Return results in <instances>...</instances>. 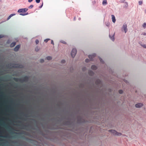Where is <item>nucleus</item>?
Here are the masks:
<instances>
[{"label": "nucleus", "mask_w": 146, "mask_h": 146, "mask_svg": "<svg viewBox=\"0 0 146 146\" xmlns=\"http://www.w3.org/2000/svg\"><path fill=\"white\" fill-rule=\"evenodd\" d=\"M33 7V5H31L29 7V8H31Z\"/></svg>", "instance_id": "nucleus-24"}, {"label": "nucleus", "mask_w": 146, "mask_h": 146, "mask_svg": "<svg viewBox=\"0 0 146 146\" xmlns=\"http://www.w3.org/2000/svg\"><path fill=\"white\" fill-rule=\"evenodd\" d=\"M51 43L53 44H54V42H53V40H51Z\"/></svg>", "instance_id": "nucleus-27"}, {"label": "nucleus", "mask_w": 146, "mask_h": 146, "mask_svg": "<svg viewBox=\"0 0 146 146\" xmlns=\"http://www.w3.org/2000/svg\"><path fill=\"white\" fill-rule=\"evenodd\" d=\"M44 60L43 59H41L40 60V62H43Z\"/></svg>", "instance_id": "nucleus-32"}, {"label": "nucleus", "mask_w": 146, "mask_h": 146, "mask_svg": "<svg viewBox=\"0 0 146 146\" xmlns=\"http://www.w3.org/2000/svg\"><path fill=\"white\" fill-rule=\"evenodd\" d=\"M3 37V36L2 35H0V38L1 37Z\"/></svg>", "instance_id": "nucleus-33"}, {"label": "nucleus", "mask_w": 146, "mask_h": 146, "mask_svg": "<svg viewBox=\"0 0 146 146\" xmlns=\"http://www.w3.org/2000/svg\"><path fill=\"white\" fill-rule=\"evenodd\" d=\"M36 2L37 3H38L40 2V0H36Z\"/></svg>", "instance_id": "nucleus-21"}, {"label": "nucleus", "mask_w": 146, "mask_h": 146, "mask_svg": "<svg viewBox=\"0 0 146 146\" xmlns=\"http://www.w3.org/2000/svg\"><path fill=\"white\" fill-rule=\"evenodd\" d=\"M43 5V4H42V5L40 7V8H41L42 7Z\"/></svg>", "instance_id": "nucleus-34"}, {"label": "nucleus", "mask_w": 146, "mask_h": 146, "mask_svg": "<svg viewBox=\"0 0 146 146\" xmlns=\"http://www.w3.org/2000/svg\"><path fill=\"white\" fill-rule=\"evenodd\" d=\"M92 68L93 69H96V67L95 66H92Z\"/></svg>", "instance_id": "nucleus-19"}, {"label": "nucleus", "mask_w": 146, "mask_h": 146, "mask_svg": "<svg viewBox=\"0 0 146 146\" xmlns=\"http://www.w3.org/2000/svg\"><path fill=\"white\" fill-rule=\"evenodd\" d=\"M50 40V39H46L44 40V41L45 42H46L48 41V40Z\"/></svg>", "instance_id": "nucleus-20"}, {"label": "nucleus", "mask_w": 146, "mask_h": 146, "mask_svg": "<svg viewBox=\"0 0 146 146\" xmlns=\"http://www.w3.org/2000/svg\"><path fill=\"white\" fill-rule=\"evenodd\" d=\"M20 48V46L18 45L15 48H14V50L15 51H17Z\"/></svg>", "instance_id": "nucleus-7"}, {"label": "nucleus", "mask_w": 146, "mask_h": 146, "mask_svg": "<svg viewBox=\"0 0 146 146\" xmlns=\"http://www.w3.org/2000/svg\"><path fill=\"white\" fill-rule=\"evenodd\" d=\"M65 60H62V61H61V62L62 63H64L65 62Z\"/></svg>", "instance_id": "nucleus-23"}, {"label": "nucleus", "mask_w": 146, "mask_h": 146, "mask_svg": "<svg viewBox=\"0 0 146 146\" xmlns=\"http://www.w3.org/2000/svg\"><path fill=\"white\" fill-rule=\"evenodd\" d=\"M111 19L112 22L115 23L116 21V19L115 16L113 15H111Z\"/></svg>", "instance_id": "nucleus-5"}, {"label": "nucleus", "mask_w": 146, "mask_h": 146, "mask_svg": "<svg viewBox=\"0 0 146 146\" xmlns=\"http://www.w3.org/2000/svg\"><path fill=\"white\" fill-rule=\"evenodd\" d=\"M125 0H120V2L121 3H124L125 4L127 5V3L125 1Z\"/></svg>", "instance_id": "nucleus-14"}, {"label": "nucleus", "mask_w": 146, "mask_h": 146, "mask_svg": "<svg viewBox=\"0 0 146 146\" xmlns=\"http://www.w3.org/2000/svg\"><path fill=\"white\" fill-rule=\"evenodd\" d=\"M145 13L146 14V10H145Z\"/></svg>", "instance_id": "nucleus-35"}, {"label": "nucleus", "mask_w": 146, "mask_h": 146, "mask_svg": "<svg viewBox=\"0 0 146 146\" xmlns=\"http://www.w3.org/2000/svg\"><path fill=\"white\" fill-rule=\"evenodd\" d=\"M107 4L106 0H103L102 2V5H106Z\"/></svg>", "instance_id": "nucleus-9"}, {"label": "nucleus", "mask_w": 146, "mask_h": 146, "mask_svg": "<svg viewBox=\"0 0 146 146\" xmlns=\"http://www.w3.org/2000/svg\"><path fill=\"white\" fill-rule=\"evenodd\" d=\"M109 37L110 38V39L114 41V34H113V35L111 36L110 35H109Z\"/></svg>", "instance_id": "nucleus-8"}, {"label": "nucleus", "mask_w": 146, "mask_h": 146, "mask_svg": "<svg viewBox=\"0 0 146 146\" xmlns=\"http://www.w3.org/2000/svg\"><path fill=\"white\" fill-rule=\"evenodd\" d=\"M142 4V1H139V4L140 5H141Z\"/></svg>", "instance_id": "nucleus-25"}, {"label": "nucleus", "mask_w": 146, "mask_h": 146, "mask_svg": "<svg viewBox=\"0 0 146 146\" xmlns=\"http://www.w3.org/2000/svg\"><path fill=\"white\" fill-rule=\"evenodd\" d=\"M122 92H123V91L121 90H119V93L120 94L122 93Z\"/></svg>", "instance_id": "nucleus-26"}, {"label": "nucleus", "mask_w": 146, "mask_h": 146, "mask_svg": "<svg viewBox=\"0 0 146 146\" xmlns=\"http://www.w3.org/2000/svg\"><path fill=\"white\" fill-rule=\"evenodd\" d=\"M76 49H73L71 52V55L72 57H74L76 53Z\"/></svg>", "instance_id": "nucleus-2"}, {"label": "nucleus", "mask_w": 146, "mask_h": 146, "mask_svg": "<svg viewBox=\"0 0 146 146\" xmlns=\"http://www.w3.org/2000/svg\"><path fill=\"white\" fill-rule=\"evenodd\" d=\"M143 26L144 29H145L146 27V23H144L143 25Z\"/></svg>", "instance_id": "nucleus-15"}, {"label": "nucleus", "mask_w": 146, "mask_h": 146, "mask_svg": "<svg viewBox=\"0 0 146 146\" xmlns=\"http://www.w3.org/2000/svg\"><path fill=\"white\" fill-rule=\"evenodd\" d=\"M36 44H37L39 42V41L38 40H36Z\"/></svg>", "instance_id": "nucleus-22"}, {"label": "nucleus", "mask_w": 146, "mask_h": 146, "mask_svg": "<svg viewBox=\"0 0 146 146\" xmlns=\"http://www.w3.org/2000/svg\"><path fill=\"white\" fill-rule=\"evenodd\" d=\"M121 31L123 32H124L125 33L127 31V24L124 23L121 28Z\"/></svg>", "instance_id": "nucleus-1"}, {"label": "nucleus", "mask_w": 146, "mask_h": 146, "mask_svg": "<svg viewBox=\"0 0 146 146\" xmlns=\"http://www.w3.org/2000/svg\"><path fill=\"white\" fill-rule=\"evenodd\" d=\"M141 45L143 48H146V44H143Z\"/></svg>", "instance_id": "nucleus-17"}, {"label": "nucleus", "mask_w": 146, "mask_h": 146, "mask_svg": "<svg viewBox=\"0 0 146 146\" xmlns=\"http://www.w3.org/2000/svg\"><path fill=\"white\" fill-rule=\"evenodd\" d=\"M61 42H62V43H63L64 44H66V42L65 41H61Z\"/></svg>", "instance_id": "nucleus-28"}, {"label": "nucleus", "mask_w": 146, "mask_h": 146, "mask_svg": "<svg viewBox=\"0 0 146 146\" xmlns=\"http://www.w3.org/2000/svg\"><path fill=\"white\" fill-rule=\"evenodd\" d=\"M15 44H16V43L15 42H13L11 44L10 46L11 47H13L15 45Z\"/></svg>", "instance_id": "nucleus-13"}, {"label": "nucleus", "mask_w": 146, "mask_h": 146, "mask_svg": "<svg viewBox=\"0 0 146 146\" xmlns=\"http://www.w3.org/2000/svg\"><path fill=\"white\" fill-rule=\"evenodd\" d=\"M143 106V104L142 103H138L135 105V107L136 108H140Z\"/></svg>", "instance_id": "nucleus-4"}, {"label": "nucleus", "mask_w": 146, "mask_h": 146, "mask_svg": "<svg viewBox=\"0 0 146 146\" xmlns=\"http://www.w3.org/2000/svg\"><path fill=\"white\" fill-rule=\"evenodd\" d=\"M100 61L102 62V59L101 58H100Z\"/></svg>", "instance_id": "nucleus-36"}, {"label": "nucleus", "mask_w": 146, "mask_h": 146, "mask_svg": "<svg viewBox=\"0 0 146 146\" xmlns=\"http://www.w3.org/2000/svg\"><path fill=\"white\" fill-rule=\"evenodd\" d=\"M52 58L50 56H48L46 58V59L47 60H50Z\"/></svg>", "instance_id": "nucleus-16"}, {"label": "nucleus", "mask_w": 146, "mask_h": 146, "mask_svg": "<svg viewBox=\"0 0 146 146\" xmlns=\"http://www.w3.org/2000/svg\"><path fill=\"white\" fill-rule=\"evenodd\" d=\"M121 135H122V134L121 133L118 132L117 131L116 133L115 134V135L120 136Z\"/></svg>", "instance_id": "nucleus-11"}, {"label": "nucleus", "mask_w": 146, "mask_h": 146, "mask_svg": "<svg viewBox=\"0 0 146 146\" xmlns=\"http://www.w3.org/2000/svg\"><path fill=\"white\" fill-rule=\"evenodd\" d=\"M27 9L26 8L21 9H19L18 12L19 13L25 12L27 11Z\"/></svg>", "instance_id": "nucleus-3"}, {"label": "nucleus", "mask_w": 146, "mask_h": 146, "mask_svg": "<svg viewBox=\"0 0 146 146\" xmlns=\"http://www.w3.org/2000/svg\"><path fill=\"white\" fill-rule=\"evenodd\" d=\"M109 131L112 134L115 135V134L116 133L117 131L114 130H111Z\"/></svg>", "instance_id": "nucleus-6"}, {"label": "nucleus", "mask_w": 146, "mask_h": 146, "mask_svg": "<svg viewBox=\"0 0 146 146\" xmlns=\"http://www.w3.org/2000/svg\"><path fill=\"white\" fill-rule=\"evenodd\" d=\"M28 14L27 13H26V14H23V13H20V15H22V16H25L26 15H27Z\"/></svg>", "instance_id": "nucleus-18"}, {"label": "nucleus", "mask_w": 146, "mask_h": 146, "mask_svg": "<svg viewBox=\"0 0 146 146\" xmlns=\"http://www.w3.org/2000/svg\"><path fill=\"white\" fill-rule=\"evenodd\" d=\"M95 54H93V55H89V57L90 59H92V57H93L95 56Z\"/></svg>", "instance_id": "nucleus-12"}, {"label": "nucleus", "mask_w": 146, "mask_h": 146, "mask_svg": "<svg viewBox=\"0 0 146 146\" xmlns=\"http://www.w3.org/2000/svg\"><path fill=\"white\" fill-rule=\"evenodd\" d=\"M33 0H28V2H32V1Z\"/></svg>", "instance_id": "nucleus-30"}, {"label": "nucleus", "mask_w": 146, "mask_h": 146, "mask_svg": "<svg viewBox=\"0 0 146 146\" xmlns=\"http://www.w3.org/2000/svg\"><path fill=\"white\" fill-rule=\"evenodd\" d=\"M88 59H86L85 60V61L86 62H88Z\"/></svg>", "instance_id": "nucleus-29"}, {"label": "nucleus", "mask_w": 146, "mask_h": 146, "mask_svg": "<svg viewBox=\"0 0 146 146\" xmlns=\"http://www.w3.org/2000/svg\"><path fill=\"white\" fill-rule=\"evenodd\" d=\"M143 35H146V32L145 33H143Z\"/></svg>", "instance_id": "nucleus-31"}, {"label": "nucleus", "mask_w": 146, "mask_h": 146, "mask_svg": "<svg viewBox=\"0 0 146 146\" xmlns=\"http://www.w3.org/2000/svg\"><path fill=\"white\" fill-rule=\"evenodd\" d=\"M15 15V14H12L10 15L7 18V20H9L12 17Z\"/></svg>", "instance_id": "nucleus-10"}]
</instances>
